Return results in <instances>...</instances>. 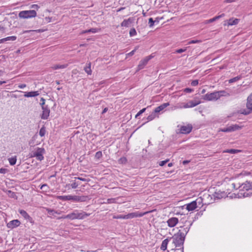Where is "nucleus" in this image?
Listing matches in <instances>:
<instances>
[{
    "label": "nucleus",
    "instance_id": "f257e3e1",
    "mask_svg": "<svg viewBox=\"0 0 252 252\" xmlns=\"http://www.w3.org/2000/svg\"><path fill=\"white\" fill-rule=\"evenodd\" d=\"M170 239L173 240V243L175 247L179 248L177 249V251L180 252H184L183 244L185 238L184 237V234H181V230H179L177 233L170 237Z\"/></svg>",
    "mask_w": 252,
    "mask_h": 252
},
{
    "label": "nucleus",
    "instance_id": "f03ea898",
    "mask_svg": "<svg viewBox=\"0 0 252 252\" xmlns=\"http://www.w3.org/2000/svg\"><path fill=\"white\" fill-rule=\"evenodd\" d=\"M45 153V150L44 148L36 147L30 153V157L35 158L37 160L42 161L44 159L43 155Z\"/></svg>",
    "mask_w": 252,
    "mask_h": 252
},
{
    "label": "nucleus",
    "instance_id": "7ed1b4c3",
    "mask_svg": "<svg viewBox=\"0 0 252 252\" xmlns=\"http://www.w3.org/2000/svg\"><path fill=\"white\" fill-rule=\"evenodd\" d=\"M58 199L65 201V200H73L75 202H82L85 201L86 199V197L84 196H79L77 195H63V196H58L57 197Z\"/></svg>",
    "mask_w": 252,
    "mask_h": 252
},
{
    "label": "nucleus",
    "instance_id": "20e7f679",
    "mask_svg": "<svg viewBox=\"0 0 252 252\" xmlns=\"http://www.w3.org/2000/svg\"><path fill=\"white\" fill-rule=\"evenodd\" d=\"M69 219L71 220L79 219L82 220L87 217H88L90 214H87L85 212L81 211L79 212L78 210H75L72 213L69 214Z\"/></svg>",
    "mask_w": 252,
    "mask_h": 252
},
{
    "label": "nucleus",
    "instance_id": "39448f33",
    "mask_svg": "<svg viewBox=\"0 0 252 252\" xmlns=\"http://www.w3.org/2000/svg\"><path fill=\"white\" fill-rule=\"evenodd\" d=\"M37 15L35 10H24L19 13L18 16L20 18L29 19L35 17Z\"/></svg>",
    "mask_w": 252,
    "mask_h": 252
},
{
    "label": "nucleus",
    "instance_id": "423d86ee",
    "mask_svg": "<svg viewBox=\"0 0 252 252\" xmlns=\"http://www.w3.org/2000/svg\"><path fill=\"white\" fill-rule=\"evenodd\" d=\"M202 98L207 101H216L219 99V95L217 92H214L206 94L202 96Z\"/></svg>",
    "mask_w": 252,
    "mask_h": 252
},
{
    "label": "nucleus",
    "instance_id": "0eeeda50",
    "mask_svg": "<svg viewBox=\"0 0 252 252\" xmlns=\"http://www.w3.org/2000/svg\"><path fill=\"white\" fill-rule=\"evenodd\" d=\"M149 212H145L142 213V212L137 211V212H135L130 213L127 215H126V220L133 219V218H137V217H143V216H144L145 215L149 213Z\"/></svg>",
    "mask_w": 252,
    "mask_h": 252
},
{
    "label": "nucleus",
    "instance_id": "6e6552de",
    "mask_svg": "<svg viewBox=\"0 0 252 252\" xmlns=\"http://www.w3.org/2000/svg\"><path fill=\"white\" fill-rule=\"evenodd\" d=\"M242 128L241 126H239L238 125H233L230 126H227V127H225L222 129H220V131L228 132L236 131Z\"/></svg>",
    "mask_w": 252,
    "mask_h": 252
},
{
    "label": "nucleus",
    "instance_id": "1a4fd4ad",
    "mask_svg": "<svg viewBox=\"0 0 252 252\" xmlns=\"http://www.w3.org/2000/svg\"><path fill=\"white\" fill-rule=\"evenodd\" d=\"M152 58V56H147L144 59L140 61L138 65V70L142 69L147 64L150 60Z\"/></svg>",
    "mask_w": 252,
    "mask_h": 252
},
{
    "label": "nucleus",
    "instance_id": "9d476101",
    "mask_svg": "<svg viewBox=\"0 0 252 252\" xmlns=\"http://www.w3.org/2000/svg\"><path fill=\"white\" fill-rule=\"evenodd\" d=\"M179 222V220L176 217H172L169 219L167 221V225L170 227H174Z\"/></svg>",
    "mask_w": 252,
    "mask_h": 252
},
{
    "label": "nucleus",
    "instance_id": "9b49d317",
    "mask_svg": "<svg viewBox=\"0 0 252 252\" xmlns=\"http://www.w3.org/2000/svg\"><path fill=\"white\" fill-rule=\"evenodd\" d=\"M200 103H201L200 100H190L188 103L185 104L184 107L185 108H192L197 106Z\"/></svg>",
    "mask_w": 252,
    "mask_h": 252
},
{
    "label": "nucleus",
    "instance_id": "f8f14e48",
    "mask_svg": "<svg viewBox=\"0 0 252 252\" xmlns=\"http://www.w3.org/2000/svg\"><path fill=\"white\" fill-rule=\"evenodd\" d=\"M42 114L41 115V119L44 120H46L48 119L50 114V110L47 106H42Z\"/></svg>",
    "mask_w": 252,
    "mask_h": 252
},
{
    "label": "nucleus",
    "instance_id": "ddd939ff",
    "mask_svg": "<svg viewBox=\"0 0 252 252\" xmlns=\"http://www.w3.org/2000/svg\"><path fill=\"white\" fill-rule=\"evenodd\" d=\"M192 127L191 125H188L181 126L180 132L183 134L189 133L192 130Z\"/></svg>",
    "mask_w": 252,
    "mask_h": 252
},
{
    "label": "nucleus",
    "instance_id": "4468645a",
    "mask_svg": "<svg viewBox=\"0 0 252 252\" xmlns=\"http://www.w3.org/2000/svg\"><path fill=\"white\" fill-rule=\"evenodd\" d=\"M240 188L242 191L252 190V183L246 182L245 183L243 184Z\"/></svg>",
    "mask_w": 252,
    "mask_h": 252
},
{
    "label": "nucleus",
    "instance_id": "2eb2a0df",
    "mask_svg": "<svg viewBox=\"0 0 252 252\" xmlns=\"http://www.w3.org/2000/svg\"><path fill=\"white\" fill-rule=\"evenodd\" d=\"M197 202L193 201L186 205V209L189 211H192L197 208Z\"/></svg>",
    "mask_w": 252,
    "mask_h": 252
},
{
    "label": "nucleus",
    "instance_id": "dca6fc26",
    "mask_svg": "<svg viewBox=\"0 0 252 252\" xmlns=\"http://www.w3.org/2000/svg\"><path fill=\"white\" fill-rule=\"evenodd\" d=\"M20 224V222L17 220H14L10 221L7 224V227L9 228H13L18 226Z\"/></svg>",
    "mask_w": 252,
    "mask_h": 252
},
{
    "label": "nucleus",
    "instance_id": "f3484780",
    "mask_svg": "<svg viewBox=\"0 0 252 252\" xmlns=\"http://www.w3.org/2000/svg\"><path fill=\"white\" fill-rule=\"evenodd\" d=\"M134 22V18L130 17L127 19L124 20L121 24V27H128L130 24Z\"/></svg>",
    "mask_w": 252,
    "mask_h": 252
},
{
    "label": "nucleus",
    "instance_id": "a211bd4d",
    "mask_svg": "<svg viewBox=\"0 0 252 252\" xmlns=\"http://www.w3.org/2000/svg\"><path fill=\"white\" fill-rule=\"evenodd\" d=\"M170 238H167L164 239L161 243L160 250L162 251H165L167 249V247L169 242L170 241Z\"/></svg>",
    "mask_w": 252,
    "mask_h": 252
},
{
    "label": "nucleus",
    "instance_id": "6ab92c4d",
    "mask_svg": "<svg viewBox=\"0 0 252 252\" xmlns=\"http://www.w3.org/2000/svg\"><path fill=\"white\" fill-rule=\"evenodd\" d=\"M38 91H32L29 92H24V96L26 97H35L39 95Z\"/></svg>",
    "mask_w": 252,
    "mask_h": 252
},
{
    "label": "nucleus",
    "instance_id": "aec40b11",
    "mask_svg": "<svg viewBox=\"0 0 252 252\" xmlns=\"http://www.w3.org/2000/svg\"><path fill=\"white\" fill-rule=\"evenodd\" d=\"M169 105V103H164L160 105V106L156 107L154 110L155 113H158L160 111L163 110L164 108H165L166 107L168 106Z\"/></svg>",
    "mask_w": 252,
    "mask_h": 252
},
{
    "label": "nucleus",
    "instance_id": "412c9836",
    "mask_svg": "<svg viewBox=\"0 0 252 252\" xmlns=\"http://www.w3.org/2000/svg\"><path fill=\"white\" fill-rule=\"evenodd\" d=\"M68 66L67 64H54L51 67V68L52 70H57L59 69H64L66 68Z\"/></svg>",
    "mask_w": 252,
    "mask_h": 252
},
{
    "label": "nucleus",
    "instance_id": "4be33fe9",
    "mask_svg": "<svg viewBox=\"0 0 252 252\" xmlns=\"http://www.w3.org/2000/svg\"><path fill=\"white\" fill-rule=\"evenodd\" d=\"M17 39L16 36H11L0 39V43H2L8 41H14Z\"/></svg>",
    "mask_w": 252,
    "mask_h": 252
},
{
    "label": "nucleus",
    "instance_id": "5701e85b",
    "mask_svg": "<svg viewBox=\"0 0 252 252\" xmlns=\"http://www.w3.org/2000/svg\"><path fill=\"white\" fill-rule=\"evenodd\" d=\"M239 22V19L237 18H230L228 21L227 25L228 26H233L236 25L238 24Z\"/></svg>",
    "mask_w": 252,
    "mask_h": 252
},
{
    "label": "nucleus",
    "instance_id": "b1692460",
    "mask_svg": "<svg viewBox=\"0 0 252 252\" xmlns=\"http://www.w3.org/2000/svg\"><path fill=\"white\" fill-rule=\"evenodd\" d=\"M224 16V14H222L220 15H219V16H215V17L212 18V19H210L209 20H206L205 23V24H209V23H212V22H213L218 19H219L220 18H221V17H223Z\"/></svg>",
    "mask_w": 252,
    "mask_h": 252
},
{
    "label": "nucleus",
    "instance_id": "393cba45",
    "mask_svg": "<svg viewBox=\"0 0 252 252\" xmlns=\"http://www.w3.org/2000/svg\"><path fill=\"white\" fill-rule=\"evenodd\" d=\"M252 111V109L250 108V107H247L246 109H241L240 110L239 112L242 114L247 115L250 114Z\"/></svg>",
    "mask_w": 252,
    "mask_h": 252
},
{
    "label": "nucleus",
    "instance_id": "a878e982",
    "mask_svg": "<svg viewBox=\"0 0 252 252\" xmlns=\"http://www.w3.org/2000/svg\"><path fill=\"white\" fill-rule=\"evenodd\" d=\"M215 198L220 199L226 196V193L224 192L218 191L215 192L214 195Z\"/></svg>",
    "mask_w": 252,
    "mask_h": 252
},
{
    "label": "nucleus",
    "instance_id": "bb28decb",
    "mask_svg": "<svg viewBox=\"0 0 252 252\" xmlns=\"http://www.w3.org/2000/svg\"><path fill=\"white\" fill-rule=\"evenodd\" d=\"M247 107H250L252 109V94L248 96L246 104Z\"/></svg>",
    "mask_w": 252,
    "mask_h": 252
},
{
    "label": "nucleus",
    "instance_id": "cd10ccee",
    "mask_svg": "<svg viewBox=\"0 0 252 252\" xmlns=\"http://www.w3.org/2000/svg\"><path fill=\"white\" fill-rule=\"evenodd\" d=\"M91 64L90 63H87L86 66L84 68L85 72L89 75L91 74L92 70L91 68Z\"/></svg>",
    "mask_w": 252,
    "mask_h": 252
},
{
    "label": "nucleus",
    "instance_id": "c85d7f7f",
    "mask_svg": "<svg viewBox=\"0 0 252 252\" xmlns=\"http://www.w3.org/2000/svg\"><path fill=\"white\" fill-rule=\"evenodd\" d=\"M19 213L26 219H29L30 218L28 214L24 210H20Z\"/></svg>",
    "mask_w": 252,
    "mask_h": 252
},
{
    "label": "nucleus",
    "instance_id": "c756f323",
    "mask_svg": "<svg viewBox=\"0 0 252 252\" xmlns=\"http://www.w3.org/2000/svg\"><path fill=\"white\" fill-rule=\"evenodd\" d=\"M8 161L9 164L11 165H14L16 164L17 161V157L16 156H14L13 157L10 158H8Z\"/></svg>",
    "mask_w": 252,
    "mask_h": 252
},
{
    "label": "nucleus",
    "instance_id": "7c9ffc66",
    "mask_svg": "<svg viewBox=\"0 0 252 252\" xmlns=\"http://www.w3.org/2000/svg\"><path fill=\"white\" fill-rule=\"evenodd\" d=\"M218 94H219V98L221 96H229V94L225 92V91H220L217 92Z\"/></svg>",
    "mask_w": 252,
    "mask_h": 252
},
{
    "label": "nucleus",
    "instance_id": "2f4dec72",
    "mask_svg": "<svg viewBox=\"0 0 252 252\" xmlns=\"http://www.w3.org/2000/svg\"><path fill=\"white\" fill-rule=\"evenodd\" d=\"M46 210L48 212V214L50 216H55V213H58V211L48 208H46Z\"/></svg>",
    "mask_w": 252,
    "mask_h": 252
},
{
    "label": "nucleus",
    "instance_id": "473e14b6",
    "mask_svg": "<svg viewBox=\"0 0 252 252\" xmlns=\"http://www.w3.org/2000/svg\"><path fill=\"white\" fill-rule=\"evenodd\" d=\"M113 219H125L126 220V215H114L113 217Z\"/></svg>",
    "mask_w": 252,
    "mask_h": 252
},
{
    "label": "nucleus",
    "instance_id": "72a5a7b5",
    "mask_svg": "<svg viewBox=\"0 0 252 252\" xmlns=\"http://www.w3.org/2000/svg\"><path fill=\"white\" fill-rule=\"evenodd\" d=\"M127 162V159L126 157H122L118 160V162L120 164H125Z\"/></svg>",
    "mask_w": 252,
    "mask_h": 252
},
{
    "label": "nucleus",
    "instance_id": "f704fd0d",
    "mask_svg": "<svg viewBox=\"0 0 252 252\" xmlns=\"http://www.w3.org/2000/svg\"><path fill=\"white\" fill-rule=\"evenodd\" d=\"M45 133H46L45 128L44 127H41L39 132V135L41 137H43L45 135Z\"/></svg>",
    "mask_w": 252,
    "mask_h": 252
},
{
    "label": "nucleus",
    "instance_id": "c9c22d12",
    "mask_svg": "<svg viewBox=\"0 0 252 252\" xmlns=\"http://www.w3.org/2000/svg\"><path fill=\"white\" fill-rule=\"evenodd\" d=\"M156 114L155 112H153L152 114H151L148 117L147 120L148 121H150L153 120L156 117Z\"/></svg>",
    "mask_w": 252,
    "mask_h": 252
},
{
    "label": "nucleus",
    "instance_id": "e433bc0d",
    "mask_svg": "<svg viewBox=\"0 0 252 252\" xmlns=\"http://www.w3.org/2000/svg\"><path fill=\"white\" fill-rule=\"evenodd\" d=\"M241 78V76H236V77H235L234 78L230 79L229 80V82L230 83H232L235 82H236V81H237L238 80H239Z\"/></svg>",
    "mask_w": 252,
    "mask_h": 252
},
{
    "label": "nucleus",
    "instance_id": "4c0bfd02",
    "mask_svg": "<svg viewBox=\"0 0 252 252\" xmlns=\"http://www.w3.org/2000/svg\"><path fill=\"white\" fill-rule=\"evenodd\" d=\"M116 198H108L107 199L106 202H104L105 203L108 204H112L116 203Z\"/></svg>",
    "mask_w": 252,
    "mask_h": 252
},
{
    "label": "nucleus",
    "instance_id": "58836bf2",
    "mask_svg": "<svg viewBox=\"0 0 252 252\" xmlns=\"http://www.w3.org/2000/svg\"><path fill=\"white\" fill-rule=\"evenodd\" d=\"M137 34V32L134 28L131 29L129 31L130 36H134Z\"/></svg>",
    "mask_w": 252,
    "mask_h": 252
},
{
    "label": "nucleus",
    "instance_id": "ea45409f",
    "mask_svg": "<svg viewBox=\"0 0 252 252\" xmlns=\"http://www.w3.org/2000/svg\"><path fill=\"white\" fill-rule=\"evenodd\" d=\"M189 230V227H187L186 228H184L183 231L181 230V234H184V237L185 238L186 235L188 233Z\"/></svg>",
    "mask_w": 252,
    "mask_h": 252
},
{
    "label": "nucleus",
    "instance_id": "a19ab883",
    "mask_svg": "<svg viewBox=\"0 0 252 252\" xmlns=\"http://www.w3.org/2000/svg\"><path fill=\"white\" fill-rule=\"evenodd\" d=\"M185 104L183 103H178L176 106H175L174 109H182V108H185Z\"/></svg>",
    "mask_w": 252,
    "mask_h": 252
},
{
    "label": "nucleus",
    "instance_id": "79ce46f5",
    "mask_svg": "<svg viewBox=\"0 0 252 252\" xmlns=\"http://www.w3.org/2000/svg\"><path fill=\"white\" fill-rule=\"evenodd\" d=\"M100 31V29L97 28H92L90 30H88L89 32H92V33H96L97 32H99Z\"/></svg>",
    "mask_w": 252,
    "mask_h": 252
},
{
    "label": "nucleus",
    "instance_id": "37998d69",
    "mask_svg": "<svg viewBox=\"0 0 252 252\" xmlns=\"http://www.w3.org/2000/svg\"><path fill=\"white\" fill-rule=\"evenodd\" d=\"M156 22V20H153V18H150L149 19V24L150 28H152L154 26V23Z\"/></svg>",
    "mask_w": 252,
    "mask_h": 252
},
{
    "label": "nucleus",
    "instance_id": "c03bdc74",
    "mask_svg": "<svg viewBox=\"0 0 252 252\" xmlns=\"http://www.w3.org/2000/svg\"><path fill=\"white\" fill-rule=\"evenodd\" d=\"M139 46H136L135 49L134 50H133L132 51H131L130 52H129V53L127 54H126V56H132L133 55H134V54L135 53V52H136V51L138 49Z\"/></svg>",
    "mask_w": 252,
    "mask_h": 252
},
{
    "label": "nucleus",
    "instance_id": "a18cd8bd",
    "mask_svg": "<svg viewBox=\"0 0 252 252\" xmlns=\"http://www.w3.org/2000/svg\"><path fill=\"white\" fill-rule=\"evenodd\" d=\"M188 47H186L185 49H179L176 50L175 53H181L185 51H186Z\"/></svg>",
    "mask_w": 252,
    "mask_h": 252
},
{
    "label": "nucleus",
    "instance_id": "49530a36",
    "mask_svg": "<svg viewBox=\"0 0 252 252\" xmlns=\"http://www.w3.org/2000/svg\"><path fill=\"white\" fill-rule=\"evenodd\" d=\"M146 110V108H143L140 111H139L137 114L136 115L135 117L137 118L139 116H140L141 114H142L143 113H144Z\"/></svg>",
    "mask_w": 252,
    "mask_h": 252
},
{
    "label": "nucleus",
    "instance_id": "de8ad7c7",
    "mask_svg": "<svg viewBox=\"0 0 252 252\" xmlns=\"http://www.w3.org/2000/svg\"><path fill=\"white\" fill-rule=\"evenodd\" d=\"M95 157L96 158H99L102 157V153L100 151L97 152L95 154Z\"/></svg>",
    "mask_w": 252,
    "mask_h": 252
},
{
    "label": "nucleus",
    "instance_id": "09e8293b",
    "mask_svg": "<svg viewBox=\"0 0 252 252\" xmlns=\"http://www.w3.org/2000/svg\"><path fill=\"white\" fill-rule=\"evenodd\" d=\"M200 42V40H190V41L189 42L188 44H195V43H199Z\"/></svg>",
    "mask_w": 252,
    "mask_h": 252
},
{
    "label": "nucleus",
    "instance_id": "8fccbe9b",
    "mask_svg": "<svg viewBox=\"0 0 252 252\" xmlns=\"http://www.w3.org/2000/svg\"><path fill=\"white\" fill-rule=\"evenodd\" d=\"M169 161V159H166L165 160L161 161L159 163V165L161 166H163L165 163H166Z\"/></svg>",
    "mask_w": 252,
    "mask_h": 252
},
{
    "label": "nucleus",
    "instance_id": "3c124183",
    "mask_svg": "<svg viewBox=\"0 0 252 252\" xmlns=\"http://www.w3.org/2000/svg\"><path fill=\"white\" fill-rule=\"evenodd\" d=\"M78 185L79 184L75 182L70 185L72 189H76L78 186Z\"/></svg>",
    "mask_w": 252,
    "mask_h": 252
},
{
    "label": "nucleus",
    "instance_id": "603ef678",
    "mask_svg": "<svg viewBox=\"0 0 252 252\" xmlns=\"http://www.w3.org/2000/svg\"><path fill=\"white\" fill-rule=\"evenodd\" d=\"M198 81L197 80H194L191 82V85L192 86H196L198 85Z\"/></svg>",
    "mask_w": 252,
    "mask_h": 252
},
{
    "label": "nucleus",
    "instance_id": "864d4df0",
    "mask_svg": "<svg viewBox=\"0 0 252 252\" xmlns=\"http://www.w3.org/2000/svg\"><path fill=\"white\" fill-rule=\"evenodd\" d=\"M31 8L33 9V10H38L39 8V6L37 4H32L31 6Z\"/></svg>",
    "mask_w": 252,
    "mask_h": 252
},
{
    "label": "nucleus",
    "instance_id": "5fc2aeb1",
    "mask_svg": "<svg viewBox=\"0 0 252 252\" xmlns=\"http://www.w3.org/2000/svg\"><path fill=\"white\" fill-rule=\"evenodd\" d=\"M193 90L191 89H190V88H186L184 90V92H186V93H191L192 92H193Z\"/></svg>",
    "mask_w": 252,
    "mask_h": 252
},
{
    "label": "nucleus",
    "instance_id": "6e6d98bb",
    "mask_svg": "<svg viewBox=\"0 0 252 252\" xmlns=\"http://www.w3.org/2000/svg\"><path fill=\"white\" fill-rule=\"evenodd\" d=\"M7 171V169L6 168H1L0 169V173L5 174Z\"/></svg>",
    "mask_w": 252,
    "mask_h": 252
},
{
    "label": "nucleus",
    "instance_id": "4d7b16f0",
    "mask_svg": "<svg viewBox=\"0 0 252 252\" xmlns=\"http://www.w3.org/2000/svg\"><path fill=\"white\" fill-rule=\"evenodd\" d=\"M41 32V30H29V31H25L24 32V33H28V32Z\"/></svg>",
    "mask_w": 252,
    "mask_h": 252
},
{
    "label": "nucleus",
    "instance_id": "13d9d810",
    "mask_svg": "<svg viewBox=\"0 0 252 252\" xmlns=\"http://www.w3.org/2000/svg\"><path fill=\"white\" fill-rule=\"evenodd\" d=\"M237 152V150H234V149H230V150H228L227 152V153H231V154H234V153H236Z\"/></svg>",
    "mask_w": 252,
    "mask_h": 252
},
{
    "label": "nucleus",
    "instance_id": "bf43d9fd",
    "mask_svg": "<svg viewBox=\"0 0 252 252\" xmlns=\"http://www.w3.org/2000/svg\"><path fill=\"white\" fill-rule=\"evenodd\" d=\"M69 219V215L68 214L67 215L63 216L61 218H59V219Z\"/></svg>",
    "mask_w": 252,
    "mask_h": 252
},
{
    "label": "nucleus",
    "instance_id": "052dcab7",
    "mask_svg": "<svg viewBox=\"0 0 252 252\" xmlns=\"http://www.w3.org/2000/svg\"><path fill=\"white\" fill-rule=\"evenodd\" d=\"M26 87V85L25 84H20L18 86V87L20 88V89H24V88H25Z\"/></svg>",
    "mask_w": 252,
    "mask_h": 252
},
{
    "label": "nucleus",
    "instance_id": "680f3d73",
    "mask_svg": "<svg viewBox=\"0 0 252 252\" xmlns=\"http://www.w3.org/2000/svg\"><path fill=\"white\" fill-rule=\"evenodd\" d=\"M45 100L43 97H42V98H41V101H42V102H41L40 104H41V105H42V107L43 106H44V104H45Z\"/></svg>",
    "mask_w": 252,
    "mask_h": 252
},
{
    "label": "nucleus",
    "instance_id": "e2e57ef3",
    "mask_svg": "<svg viewBox=\"0 0 252 252\" xmlns=\"http://www.w3.org/2000/svg\"><path fill=\"white\" fill-rule=\"evenodd\" d=\"M45 187H47V185L46 184H43L41 186L40 188L41 189H44V188H45Z\"/></svg>",
    "mask_w": 252,
    "mask_h": 252
},
{
    "label": "nucleus",
    "instance_id": "0e129e2a",
    "mask_svg": "<svg viewBox=\"0 0 252 252\" xmlns=\"http://www.w3.org/2000/svg\"><path fill=\"white\" fill-rule=\"evenodd\" d=\"M75 179H77L79 180H81V181H86V179L85 178H81V177H77V178H75Z\"/></svg>",
    "mask_w": 252,
    "mask_h": 252
},
{
    "label": "nucleus",
    "instance_id": "69168bd1",
    "mask_svg": "<svg viewBox=\"0 0 252 252\" xmlns=\"http://www.w3.org/2000/svg\"><path fill=\"white\" fill-rule=\"evenodd\" d=\"M88 30L83 31L81 32L80 34H85V33H89V32H88Z\"/></svg>",
    "mask_w": 252,
    "mask_h": 252
},
{
    "label": "nucleus",
    "instance_id": "338daca9",
    "mask_svg": "<svg viewBox=\"0 0 252 252\" xmlns=\"http://www.w3.org/2000/svg\"><path fill=\"white\" fill-rule=\"evenodd\" d=\"M108 111V108L107 107L105 108L102 112V114H104L105 113H106L107 111Z\"/></svg>",
    "mask_w": 252,
    "mask_h": 252
},
{
    "label": "nucleus",
    "instance_id": "774afa93",
    "mask_svg": "<svg viewBox=\"0 0 252 252\" xmlns=\"http://www.w3.org/2000/svg\"><path fill=\"white\" fill-rule=\"evenodd\" d=\"M189 162V160H184L183 161V164L184 165H186V164H188Z\"/></svg>",
    "mask_w": 252,
    "mask_h": 252
}]
</instances>
